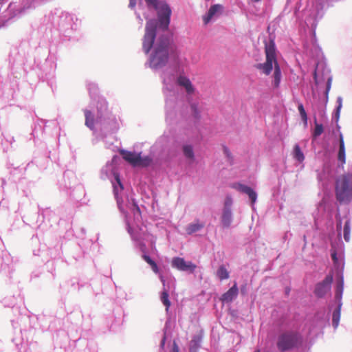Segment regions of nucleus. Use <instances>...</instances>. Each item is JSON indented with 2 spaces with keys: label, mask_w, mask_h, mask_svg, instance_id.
<instances>
[{
  "label": "nucleus",
  "mask_w": 352,
  "mask_h": 352,
  "mask_svg": "<svg viewBox=\"0 0 352 352\" xmlns=\"http://www.w3.org/2000/svg\"><path fill=\"white\" fill-rule=\"evenodd\" d=\"M265 53L266 60L264 63H259L256 65V68L261 70L264 74L269 75L274 67L273 74L274 87L277 88L279 87L281 79V70L277 62L276 56V47L274 41H270L265 47Z\"/></svg>",
  "instance_id": "obj_1"
},
{
  "label": "nucleus",
  "mask_w": 352,
  "mask_h": 352,
  "mask_svg": "<svg viewBox=\"0 0 352 352\" xmlns=\"http://www.w3.org/2000/svg\"><path fill=\"white\" fill-rule=\"evenodd\" d=\"M169 41L166 38H160L150 58V66L161 68L166 65L168 60Z\"/></svg>",
  "instance_id": "obj_2"
},
{
  "label": "nucleus",
  "mask_w": 352,
  "mask_h": 352,
  "mask_svg": "<svg viewBox=\"0 0 352 352\" xmlns=\"http://www.w3.org/2000/svg\"><path fill=\"white\" fill-rule=\"evenodd\" d=\"M336 196L340 203H349L352 199V174L340 176L336 182Z\"/></svg>",
  "instance_id": "obj_3"
},
{
  "label": "nucleus",
  "mask_w": 352,
  "mask_h": 352,
  "mask_svg": "<svg viewBox=\"0 0 352 352\" xmlns=\"http://www.w3.org/2000/svg\"><path fill=\"white\" fill-rule=\"evenodd\" d=\"M157 21L155 19L148 20L145 27L142 47L146 54H148L153 47L156 36Z\"/></svg>",
  "instance_id": "obj_4"
},
{
  "label": "nucleus",
  "mask_w": 352,
  "mask_h": 352,
  "mask_svg": "<svg viewBox=\"0 0 352 352\" xmlns=\"http://www.w3.org/2000/svg\"><path fill=\"white\" fill-rule=\"evenodd\" d=\"M298 341V335L294 332H285L282 333L278 339L277 347L279 351L283 352L294 347Z\"/></svg>",
  "instance_id": "obj_5"
},
{
  "label": "nucleus",
  "mask_w": 352,
  "mask_h": 352,
  "mask_svg": "<svg viewBox=\"0 0 352 352\" xmlns=\"http://www.w3.org/2000/svg\"><path fill=\"white\" fill-rule=\"evenodd\" d=\"M120 153L125 161L128 162L133 166H136L138 165L147 166L151 161L150 159L148 158H145L142 160L141 158L140 154H137L135 153L124 150H121L120 151Z\"/></svg>",
  "instance_id": "obj_6"
},
{
  "label": "nucleus",
  "mask_w": 352,
  "mask_h": 352,
  "mask_svg": "<svg viewBox=\"0 0 352 352\" xmlns=\"http://www.w3.org/2000/svg\"><path fill=\"white\" fill-rule=\"evenodd\" d=\"M333 280V275L329 274L324 278V279L322 282L318 283L316 285L314 290V294H316V296L318 298L324 297L326 295V294L330 291Z\"/></svg>",
  "instance_id": "obj_7"
},
{
  "label": "nucleus",
  "mask_w": 352,
  "mask_h": 352,
  "mask_svg": "<svg viewBox=\"0 0 352 352\" xmlns=\"http://www.w3.org/2000/svg\"><path fill=\"white\" fill-rule=\"evenodd\" d=\"M158 17L161 25L164 29H168L170 23L171 10L170 7L166 4L162 3L158 8Z\"/></svg>",
  "instance_id": "obj_8"
},
{
  "label": "nucleus",
  "mask_w": 352,
  "mask_h": 352,
  "mask_svg": "<svg viewBox=\"0 0 352 352\" xmlns=\"http://www.w3.org/2000/svg\"><path fill=\"white\" fill-rule=\"evenodd\" d=\"M172 266L180 271L193 272L197 266L190 261L186 262L183 258L175 257L172 260Z\"/></svg>",
  "instance_id": "obj_9"
},
{
  "label": "nucleus",
  "mask_w": 352,
  "mask_h": 352,
  "mask_svg": "<svg viewBox=\"0 0 352 352\" xmlns=\"http://www.w3.org/2000/svg\"><path fill=\"white\" fill-rule=\"evenodd\" d=\"M223 7L221 4H214L210 6L207 14L203 16V21L205 25L208 24L212 19L221 14Z\"/></svg>",
  "instance_id": "obj_10"
},
{
  "label": "nucleus",
  "mask_w": 352,
  "mask_h": 352,
  "mask_svg": "<svg viewBox=\"0 0 352 352\" xmlns=\"http://www.w3.org/2000/svg\"><path fill=\"white\" fill-rule=\"evenodd\" d=\"M239 293V289L236 283L230 287L226 293H224L220 298V300L223 302H231L234 298H236Z\"/></svg>",
  "instance_id": "obj_11"
},
{
  "label": "nucleus",
  "mask_w": 352,
  "mask_h": 352,
  "mask_svg": "<svg viewBox=\"0 0 352 352\" xmlns=\"http://www.w3.org/2000/svg\"><path fill=\"white\" fill-rule=\"evenodd\" d=\"M338 160L342 166L346 163V148L344 137L342 133L339 135V150L338 152Z\"/></svg>",
  "instance_id": "obj_12"
},
{
  "label": "nucleus",
  "mask_w": 352,
  "mask_h": 352,
  "mask_svg": "<svg viewBox=\"0 0 352 352\" xmlns=\"http://www.w3.org/2000/svg\"><path fill=\"white\" fill-rule=\"evenodd\" d=\"M177 84L179 86L184 87L188 94H192L195 91L193 85H192L190 80L186 76H179L177 78Z\"/></svg>",
  "instance_id": "obj_13"
},
{
  "label": "nucleus",
  "mask_w": 352,
  "mask_h": 352,
  "mask_svg": "<svg viewBox=\"0 0 352 352\" xmlns=\"http://www.w3.org/2000/svg\"><path fill=\"white\" fill-rule=\"evenodd\" d=\"M232 221V210H223L221 223L224 228H229Z\"/></svg>",
  "instance_id": "obj_14"
},
{
  "label": "nucleus",
  "mask_w": 352,
  "mask_h": 352,
  "mask_svg": "<svg viewBox=\"0 0 352 352\" xmlns=\"http://www.w3.org/2000/svg\"><path fill=\"white\" fill-rule=\"evenodd\" d=\"M85 125L89 129L94 128V118L92 113L89 110H85Z\"/></svg>",
  "instance_id": "obj_15"
},
{
  "label": "nucleus",
  "mask_w": 352,
  "mask_h": 352,
  "mask_svg": "<svg viewBox=\"0 0 352 352\" xmlns=\"http://www.w3.org/2000/svg\"><path fill=\"white\" fill-rule=\"evenodd\" d=\"M204 226V223H199L198 221L196 223L188 225L186 228V232L188 234H191L197 231H199Z\"/></svg>",
  "instance_id": "obj_16"
},
{
  "label": "nucleus",
  "mask_w": 352,
  "mask_h": 352,
  "mask_svg": "<svg viewBox=\"0 0 352 352\" xmlns=\"http://www.w3.org/2000/svg\"><path fill=\"white\" fill-rule=\"evenodd\" d=\"M340 311H341V305H340L338 307V308L334 310V311L333 313L332 324L335 328H336L339 324V321L340 319Z\"/></svg>",
  "instance_id": "obj_17"
},
{
  "label": "nucleus",
  "mask_w": 352,
  "mask_h": 352,
  "mask_svg": "<svg viewBox=\"0 0 352 352\" xmlns=\"http://www.w3.org/2000/svg\"><path fill=\"white\" fill-rule=\"evenodd\" d=\"M217 275L220 280H225L229 278V272L223 265H221L217 272Z\"/></svg>",
  "instance_id": "obj_18"
},
{
  "label": "nucleus",
  "mask_w": 352,
  "mask_h": 352,
  "mask_svg": "<svg viewBox=\"0 0 352 352\" xmlns=\"http://www.w3.org/2000/svg\"><path fill=\"white\" fill-rule=\"evenodd\" d=\"M142 258L151 266L152 270L155 273H157L159 272L157 263L154 261H153L149 256L146 254H143Z\"/></svg>",
  "instance_id": "obj_19"
},
{
  "label": "nucleus",
  "mask_w": 352,
  "mask_h": 352,
  "mask_svg": "<svg viewBox=\"0 0 352 352\" xmlns=\"http://www.w3.org/2000/svg\"><path fill=\"white\" fill-rule=\"evenodd\" d=\"M115 179H116V182L118 184V187L116 186L115 184H113V192H114V195H115L116 198L117 199L118 197L119 191H122L124 188H123L122 184L120 181L118 174L115 175Z\"/></svg>",
  "instance_id": "obj_20"
},
{
  "label": "nucleus",
  "mask_w": 352,
  "mask_h": 352,
  "mask_svg": "<svg viewBox=\"0 0 352 352\" xmlns=\"http://www.w3.org/2000/svg\"><path fill=\"white\" fill-rule=\"evenodd\" d=\"M168 293L167 291L164 290L162 292V295H161V300L162 302V303L165 305L166 307V310L168 311L170 306V302L168 299Z\"/></svg>",
  "instance_id": "obj_21"
},
{
  "label": "nucleus",
  "mask_w": 352,
  "mask_h": 352,
  "mask_svg": "<svg viewBox=\"0 0 352 352\" xmlns=\"http://www.w3.org/2000/svg\"><path fill=\"white\" fill-rule=\"evenodd\" d=\"M294 157L300 162H302L304 159H305V157H304V155L302 153V152L300 150V148L298 145H296L294 146Z\"/></svg>",
  "instance_id": "obj_22"
},
{
  "label": "nucleus",
  "mask_w": 352,
  "mask_h": 352,
  "mask_svg": "<svg viewBox=\"0 0 352 352\" xmlns=\"http://www.w3.org/2000/svg\"><path fill=\"white\" fill-rule=\"evenodd\" d=\"M350 234H351L350 221H346L345 222V224L344 226V240L347 242H349L350 240Z\"/></svg>",
  "instance_id": "obj_23"
},
{
  "label": "nucleus",
  "mask_w": 352,
  "mask_h": 352,
  "mask_svg": "<svg viewBox=\"0 0 352 352\" xmlns=\"http://www.w3.org/2000/svg\"><path fill=\"white\" fill-rule=\"evenodd\" d=\"M183 152L184 155L189 158V159H193L194 158V153L192 150V147L190 145H185L183 146Z\"/></svg>",
  "instance_id": "obj_24"
},
{
  "label": "nucleus",
  "mask_w": 352,
  "mask_h": 352,
  "mask_svg": "<svg viewBox=\"0 0 352 352\" xmlns=\"http://www.w3.org/2000/svg\"><path fill=\"white\" fill-rule=\"evenodd\" d=\"M323 132V126L322 124H318L315 121V129L313 133L314 137L316 138L320 136Z\"/></svg>",
  "instance_id": "obj_25"
},
{
  "label": "nucleus",
  "mask_w": 352,
  "mask_h": 352,
  "mask_svg": "<svg viewBox=\"0 0 352 352\" xmlns=\"http://www.w3.org/2000/svg\"><path fill=\"white\" fill-rule=\"evenodd\" d=\"M343 287H344V280H343V278H341L337 285L336 294V296L337 298H341V296H342V292H343Z\"/></svg>",
  "instance_id": "obj_26"
},
{
  "label": "nucleus",
  "mask_w": 352,
  "mask_h": 352,
  "mask_svg": "<svg viewBox=\"0 0 352 352\" xmlns=\"http://www.w3.org/2000/svg\"><path fill=\"white\" fill-rule=\"evenodd\" d=\"M245 194L248 195L249 198L251 200L252 204H254L256 202L257 198V195L256 192L252 188H250L249 190H248V191L245 192Z\"/></svg>",
  "instance_id": "obj_27"
},
{
  "label": "nucleus",
  "mask_w": 352,
  "mask_h": 352,
  "mask_svg": "<svg viewBox=\"0 0 352 352\" xmlns=\"http://www.w3.org/2000/svg\"><path fill=\"white\" fill-rule=\"evenodd\" d=\"M233 188H234L235 189H236L237 190H239V192H243V193H245L248 191V190H249V188L250 187L248 186H245L244 184H235L234 186H233Z\"/></svg>",
  "instance_id": "obj_28"
},
{
  "label": "nucleus",
  "mask_w": 352,
  "mask_h": 352,
  "mask_svg": "<svg viewBox=\"0 0 352 352\" xmlns=\"http://www.w3.org/2000/svg\"><path fill=\"white\" fill-rule=\"evenodd\" d=\"M232 204V199L230 197H226L223 210H231Z\"/></svg>",
  "instance_id": "obj_29"
},
{
  "label": "nucleus",
  "mask_w": 352,
  "mask_h": 352,
  "mask_svg": "<svg viewBox=\"0 0 352 352\" xmlns=\"http://www.w3.org/2000/svg\"><path fill=\"white\" fill-rule=\"evenodd\" d=\"M331 80H332L331 78H329L327 80V88H326V91H325L326 102H327V100H328L329 92L331 89Z\"/></svg>",
  "instance_id": "obj_30"
},
{
  "label": "nucleus",
  "mask_w": 352,
  "mask_h": 352,
  "mask_svg": "<svg viewBox=\"0 0 352 352\" xmlns=\"http://www.w3.org/2000/svg\"><path fill=\"white\" fill-rule=\"evenodd\" d=\"M338 106L337 110H336V116L338 117L340 109L342 107V98H338Z\"/></svg>",
  "instance_id": "obj_31"
},
{
  "label": "nucleus",
  "mask_w": 352,
  "mask_h": 352,
  "mask_svg": "<svg viewBox=\"0 0 352 352\" xmlns=\"http://www.w3.org/2000/svg\"><path fill=\"white\" fill-rule=\"evenodd\" d=\"M300 118L304 122L305 124L307 123V115L306 111H305L303 113H300Z\"/></svg>",
  "instance_id": "obj_32"
},
{
  "label": "nucleus",
  "mask_w": 352,
  "mask_h": 352,
  "mask_svg": "<svg viewBox=\"0 0 352 352\" xmlns=\"http://www.w3.org/2000/svg\"><path fill=\"white\" fill-rule=\"evenodd\" d=\"M147 4L153 6L156 9L157 8V0H145Z\"/></svg>",
  "instance_id": "obj_33"
},
{
  "label": "nucleus",
  "mask_w": 352,
  "mask_h": 352,
  "mask_svg": "<svg viewBox=\"0 0 352 352\" xmlns=\"http://www.w3.org/2000/svg\"><path fill=\"white\" fill-rule=\"evenodd\" d=\"M223 151H224V153L226 154V155L228 157V158H231L232 156H231V153L230 152L229 149L227 148V147H224L223 148Z\"/></svg>",
  "instance_id": "obj_34"
},
{
  "label": "nucleus",
  "mask_w": 352,
  "mask_h": 352,
  "mask_svg": "<svg viewBox=\"0 0 352 352\" xmlns=\"http://www.w3.org/2000/svg\"><path fill=\"white\" fill-rule=\"evenodd\" d=\"M331 258L333 261V262L336 263L338 261V257H337V253L336 251H333L331 253Z\"/></svg>",
  "instance_id": "obj_35"
},
{
  "label": "nucleus",
  "mask_w": 352,
  "mask_h": 352,
  "mask_svg": "<svg viewBox=\"0 0 352 352\" xmlns=\"http://www.w3.org/2000/svg\"><path fill=\"white\" fill-rule=\"evenodd\" d=\"M298 110L299 111V113H303L305 110L304 108V106L302 103L298 104Z\"/></svg>",
  "instance_id": "obj_36"
},
{
  "label": "nucleus",
  "mask_w": 352,
  "mask_h": 352,
  "mask_svg": "<svg viewBox=\"0 0 352 352\" xmlns=\"http://www.w3.org/2000/svg\"><path fill=\"white\" fill-rule=\"evenodd\" d=\"M136 4L135 0H130L129 6L133 8Z\"/></svg>",
  "instance_id": "obj_37"
},
{
  "label": "nucleus",
  "mask_w": 352,
  "mask_h": 352,
  "mask_svg": "<svg viewBox=\"0 0 352 352\" xmlns=\"http://www.w3.org/2000/svg\"><path fill=\"white\" fill-rule=\"evenodd\" d=\"M337 230L338 232L341 230V221L340 220L337 223Z\"/></svg>",
  "instance_id": "obj_38"
},
{
  "label": "nucleus",
  "mask_w": 352,
  "mask_h": 352,
  "mask_svg": "<svg viewBox=\"0 0 352 352\" xmlns=\"http://www.w3.org/2000/svg\"><path fill=\"white\" fill-rule=\"evenodd\" d=\"M314 80H315L316 84H317V83H318V82H317V74H316V71H315V72H314Z\"/></svg>",
  "instance_id": "obj_39"
},
{
  "label": "nucleus",
  "mask_w": 352,
  "mask_h": 352,
  "mask_svg": "<svg viewBox=\"0 0 352 352\" xmlns=\"http://www.w3.org/2000/svg\"><path fill=\"white\" fill-rule=\"evenodd\" d=\"M174 352H178V349H174Z\"/></svg>",
  "instance_id": "obj_40"
},
{
  "label": "nucleus",
  "mask_w": 352,
  "mask_h": 352,
  "mask_svg": "<svg viewBox=\"0 0 352 352\" xmlns=\"http://www.w3.org/2000/svg\"><path fill=\"white\" fill-rule=\"evenodd\" d=\"M254 352H260L259 349H256Z\"/></svg>",
  "instance_id": "obj_41"
}]
</instances>
